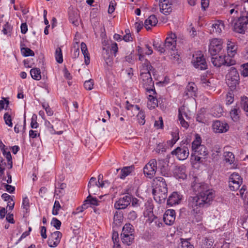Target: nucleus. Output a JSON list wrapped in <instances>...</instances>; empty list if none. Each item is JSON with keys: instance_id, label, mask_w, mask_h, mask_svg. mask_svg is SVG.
<instances>
[{"instance_id": "28", "label": "nucleus", "mask_w": 248, "mask_h": 248, "mask_svg": "<svg viewBox=\"0 0 248 248\" xmlns=\"http://www.w3.org/2000/svg\"><path fill=\"white\" fill-rule=\"evenodd\" d=\"M3 155L6 158L7 160V166L8 168L11 169L13 167V161L11 155V153L8 150L7 148H5L1 150Z\"/></svg>"}, {"instance_id": "1", "label": "nucleus", "mask_w": 248, "mask_h": 248, "mask_svg": "<svg viewBox=\"0 0 248 248\" xmlns=\"http://www.w3.org/2000/svg\"><path fill=\"white\" fill-rule=\"evenodd\" d=\"M194 181L191 183L192 190L198 193L195 196H190L187 199L189 203L191 199H198L207 202H212L215 197V192L209 188L207 184L204 183H200L197 177H194Z\"/></svg>"}, {"instance_id": "53", "label": "nucleus", "mask_w": 248, "mask_h": 248, "mask_svg": "<svg viewBox=\"0 0 248 248\" xmlns=\"http://www.w3.org/2000/svg\"><path fill=\"white\" fill-rule=\"evenodd\" d=\"M137 117L139 123L141 125L144 124L145 123V116L144 112L142 111H140L138 114Z\"/></svg>"}, {"instance_id": "30", "label": "nucleus", "mask_w": 248, "mask_h": 248, "mask_svg": "<svg viewBox=\"0 0 248 248\" xmlns=\"http://www.w3.org/2000/svg\"><path fill=\"white\" fill-rule=\"evenodd\" d=\"M133 170V167L132 166L124 167L121 170L119 177L122 179H124L126 176L131 173Z\"/></svg>"}, {"instance_id": "64", "label": "nucleus", "mask_w": 248, "mask_h": 248, "mask_svg": "<svg viewBox=\"0 0 248 248\" xmlns=\"http://www.w3.org/2000/svg\"><path fill=\"white\" fill-rule=\"evenodd\" d=\"M116 5V3L115 1H111L109 3L108 9V13L109 14L112 13L115 10V6Z\"/></svg>"}, {"instance_id": "50", "label": "nucleus", "mask_w": 248, "mask_h": 248, "mask_svg": "<svg viewBox=\"0 0 248 248\" xmlns=\"http://www.w3.org/2000/svg\"><path fill=\"white\" fill-rule=\"evenodd\" d=\"M3 119L4 122L7 125L10 127L13 126V123L12 122V117L11 115L8 112L5 113L3 116Z\"/></svg>"}, {"instance_id": "9", "label": "nucleus", "mask_w": 248, "mask_h": 248, "mask_svg": "<svg viewBox=\"0 0 248 248\" xmlns=\"http://www.w3.org/2000/svg\"><path fill=\"white\" fill-rule=\"evenodd\" d=\"M189 150L187 146L178 147L171 152L172 155H175L180 160H184L189 155Z\"/></svg>"}, {"instance_id": "45", "label": "nucleus", "mask_w": 248, "mask_h": 248, "mask_svg": "<svg viewBox=\"0 0 248 248\" xmlns=\"http://www.w3.org/2000/svg\"><path fill=\"white\" fill-rule=\"evenodd\" d=\"M190 239L181 238V245L178 248H194V246L189 242Z\"/></svg>"}, {"instance_id": "24", "label": "nucleus", "mask_w": 248, "mask_h": 248, "mask_svg": "<svg viewBox=\"0 0 248 248\" xmlns=\"http://www.w3.org/2000/svg\"><path fill=\"white\" fill-rule=\"evenodd\" d=\"M98 185V183L96 178L91 177L88 185L89 193L95 194L96 189L97 188Z\"/></svg>"}, {"instance_id": "8", "label": "nucleus", "mask_w": 248, "mask_h": 248, "mask_svg": "<svg viewBox=\"0 0 248 248\" xmlns=\"http://www.w3.org/2000/svg\"><path fill=\"white\" fill-rule=\"evenodd\" d=\"M242 184V179L238 173L233 172L229 178V187L232 191L239 189Z\"/></svg>"}, {"instance_id": "34", "label": "nucleus", "mask_w": 248, "mask_h": 248, "mask_svg": "<svg viewBox=\"0 0 248 248\" xmlns=\"http://www.w3.org/2000/svg\"><path fill=\"white\" fill-rule=\"evenodd\" d=\"M45 125L47 128L49 132L52 134H57L58 135H61L62 133V131H56L54 127V125L52 123H51L49 121L46 119L44 120Z\"/></svg>"}, {"instance_id": "60", "label": "nucleus", "mask_w": 248, "mask_h": 248, "mask_svg": "<svg viewBox=\"0 0 248 248\" xmlns=\"http://www.w3.org/2000/svg\"><path fill=\"white\" fill-rule=\"evenodd\" d=\"M22 206H23V208L26 210V212H27L28 210L29 209L30 204L29 200L27 197L23 198Z\"/></svg>"}, {"instance_id": "62", "label": "nucleus", "mask_w": 248, "mask_h": 248, "mask_svg": "<svg viewBox=\"0 0 248 248\" xmlns=\"http://www.w3.org/2000/svg\"><path fill=\"white\" fill-rule=\"evenodd\" d=\"M4 187L6 189V190L10 193H13L15 191V187L14 186H12L11 185L7 184H3Z\"/></svg>"}, {"instance_id": "56", "label": "nucleus", "mask_w": 248, "mask_h": 248, "mask_svg": "<svg viewBox=\"0 0 248 248\" xmlns=\"http://www.w3.org/2000/svg\"><path fill=\"white\" fill-rule=\"evenodd\" d=\"M234 101V94L232 92H229L226 95V104L230 105Z\"/></svg>"}, {"instance_id": "16", "label": "nucleus", "mask_w": 248, "mask_h": 248, "mask_svg": "<svg viewBox=\"0 0 248 248\" xmlns=\"http://www.w3.org/2000/svg\"><path fill=\"white\" fill-rule=\"evenodd\" d=\"M153 185L155 189H159L165 191H168L167 185L164 178L161 177H157L154 179Z\"/></svg>"}, {"instance_id": "10", "label": "nucleus", "mask_w": 248, "mask_h": 248, "mask_svg": "<svg viewBox=\"0 0 248 248\" xmlns=\"http://www.w3.org/2000/svg\"><path fill=\"white\" fill-rule=\"evenodd\" d=\"M132 200V195H126L120 198L114 203V208L117 210L124 209L130 205Z\"/></svg>"}, {"instance_id": "36", "label": "nucleus", "mask_w": 248, "mask_h": 248, "mask_svg": "<svg viewBox=\"0 0 248 248\" xmlns=\"http://www.w3.org/2000/svg\"><path fill=\"white\" fill-rule=\"evenodd\" d=\"M134 229L133 225L130 223H126L123 228L121 234H134Z\"/></svg>"}, {"instance_id": "27", "label": "nucleus", "mask_w": 248, "mask_h": 248, "mask_svg": "<svg viewBox=\"0 0 248 248\" xmlns=\"http://www.w3.org/2000/svg\"><path fill=\"white\" fill-rule=\"evenodd\" d=\"M123 213L118 210L115 212L113 217V223L117 226H119L123 221Z\"/></svg>"}, {"instance_id": "18", "label": "nucleus", "mask_w": 248, "mask_h": 248, "mask_svg": "<svg viewBox=\"0 0 248 248\" xmlns=\"http://www.w3.org/2000/svg\"><path fill=\"white\" fill-rule=\"evenodd\" d=\"M208 155V151L205 146L202 145L199 147V148L194 153H192L191 156L194 157V159L197 161H200L202 157H204Z\"/></svg>"}, {"instance_id": "43", "label": "nucleus", "mask_w": 248, "mask_h": 248, "mask_svg": "<svg viewBox=\"0 0 248 248\" xmlns=\"http://www.w3.org/2000/svg\"><path fill=\"white\" fill-rule=\"evenodd\" d=\"M55 56L56 60L58 63H62L63 62L62 53L60 47H57L56 49Z\"/></svg>"}, {"instance_id": "4", "label": "nucleus", "mask_w": 248, "mask_h": 248, "mask_svg": "<svg viewBox=\"0 0 248 248\" xmlns=\"http://www.w3.org/2000/svg\"><path fill=\"white\" fill-rule=\"evenodd\" d=\"M192 63L196 69L202 70L207 68L205 59L201 51H198L193 55Z\"/></svg>"}, {"instance_id": "7", "label": "nucleus", "mask_w": 248, "mask_h": 248, "mask_svg": "<svg viewBox=\"0 0 248 248\" xmlns=\"http://www.w3.org/2000/svg\"><path fill=\"white\" fill-rule=\"evenodd\" d=\"M222 41L220 39H213L209 45V52L213 56L218 53L222 48Z\"/></svg>"}, {"instance_id": "59", "label": "nucleus", "mask_w": 248, "mask_h": 248, "mask_svg": "<svg viewBox=\"0 0 248 248\" xmlns=\"http://www.w3.org/2000/svg\"><path fill=\"white\" fill-rule=\"evenodd\" d=\"M11 31V25L9 24L8 22H6L3 27V29L2 30V32L6 35L8 34V33H10Z\"/></svg>"}, {"instance_id": "41", "label": "nucleus", "mask_w": 248, "mask_h": 248, "mask_svg": "<svg viewBox=\"0 0 248 248\" xmlns=\"http://www.w3.org/2000/svg\"><path fill=\"white\" fill-rule=\"evenodd\" d=\"M201 244L202 248H210L213 245V242L211 238L204 237L202 239Z\"/></svg>"}, {"instance_id": "47", "label": "nucleus", "mask_w": 248, "mask_h": 248, "mask_svg": "<svg viewBox=\"0 0 248 248\" xmlns=\"http://www.w3.org/2000/svg\"><path fill=\"white\" fill-rule=\"evenodd\" d=\"M2 100H0V111L5 108L8 109V108L10 103L8 98L2 97Z\"/></svg>"}, {"instance_id": "63", "label": "nucleus", "mask_w": 248, "mask_h": 248, "mask_svg": "<svg viewBox=\"0 0 248 248\" xmlns=\"http://www.w3.org/2000/svg\"><path fill=\"white\" fill-rule=\"evenodd\" d=\"M137 217V214L136 212L134 211H130L127 216V218L128 219L130 220H134Z\"/></svg>"}, {"instance_id": "3", "label": "nucleus", "mask_w": 248, "mask_h": 248, "mask_svg": "<svg viewBox=\"0 0 248 248\" xmlns=\"http://www.w3.org/2000/svg\"><path fill=\"white\" fill-rule=\"evenodd\" d=\"M233 19L232 18L231 22L228 20L230 24L233 26L234 31L239 33H244L246 30L247 26L248 25V12L246 15H241L237 19V21L233 24Z\"/></svg>"}, {"instance_id": "26", "label": "nucleus", "mask_w": 248, "mask_h": 248, "mask_svg": "<svg viewBox=\"0 0 248 248\" xmlns=\"http://www.w3.org/2000/svg\"><path fill=\"white\" fill-rule=\"evenodd\" d=\"M237 49V46L235 45V43L229 41L227 43V56L232 58L236 53Z\"/></svg>"}, {"instance_id": "14", "label": "nucleus", "mask_w": 248, "mask_h": 248, "mask_svg": "<svg viewBox=\"0 0 248 248\" xmlns=\"http://www.w3.org/2000/svg\"><path fill=\"white\" fill-rule=\"evenodd\" d=\"M62 233L59 231H56L52 233L49 237L47 243L48 246L51 248H55L60 243Z\"/></svg>"}, {"instance_id": "20", "label": "nucleus", "mask_w": 248, "mask_h": 248, "mask_svg": "<svg viewBox=\"0 0 248 248\" xmlns=\"http://www.w3.org/2000/svg\"><path fill=\"white\" fill-rule=\"evenodd\" d=\"M197 88L195 83L189 82L186 86V91L184 95L187 97H192L197 96Z\"/></svg>"}, {"instance_id": "61", "label": "nucleus", "mask_w": 248, "mask_h": 248, "mask_svg": "<svg viewBox=\"0 0 248 248\" xmlns=\"http://www.w3.org/2000/svg\"><path fill=\"white\" fill-rule=\"evenodd\" d=\"M36 118L37 116L36 115H33L32 117L31 123V126L32 128H37L38 127V124L36 120Z\"/></svg>"}, {"instance_id": "35", "label": "nucleus", "mask_w": 248, "mask_h": 248, "mask_svg": "<svg viewBox=\"0 0 248 248\" xmlns=\"http://www.w3.org/2000/svg\"><path fill=\"white\" fill-rule=\"evenodd\" d=\"M202 140L201 138L198 134H196L195 136V139L192 142V153H194L195 150H197L199 147L201 146Z\"/></svg>"}, {"instance_id": "44", "label": "nucleus", "mask_w": 248, "mask_h": 248, "mask_svg": "<svg viewBox=\"0 0 248 248\" xmlns=\"http://www.w3.org/2000/svg\"><path fill=\"white\" fill-rule=\"evenodd\" d=\"M78 16L77 14H75L74 12H71L69 14V19L71 23L77 26L78 25Z\"/></svg>"}, {"instance_id": "37", "label": "nucleus", "mask_w": 248, "mask_h": 248, "mask_svg": "<svg viewBox=\"0 0 248 248\" xmlns=\"http://www.w3.org/2000/svg\"><path fill=\"white\" fill-rule=\"evenodd\" d=\"M241 110L239 108H234L230 111V116L232 120L236 122L238 121L240 118V113Z\"/></svg>"}, {"instance_id": "32", "label": "nucleus", "mask_w": 248, "mask_h": 248, "mask_svg": "<svg viewBox=\"0 0 248 248\" xmlns=\"http://www.w3.org/2000/svg\"><path fill=\"white\" fill-rule=\"evenodd\" d=\"M81 50L83 55H84L85 59V63L86 65H88L90 63V57L89 54H88V50L86 45L85 43L82 42L80 45Z\"/></svg>"}, {"instance_id": "19", "label": "nucleus", "mask_w": 248, "mask_h": 248, "mask_svg": "<svg viewBox=\"0 0 248 248\" xmlns=\"http://www.w3.org/2000/svg\"><path fill=\"white\" fill-rule=\"evenodd\" d=\"M171 5L170 0H159L160 11L164 15H168L171 12Z\"/></svg>"}, {"instance_id": "52", "label": "nucleus", "mask_w": 248, "mask_h": 248, "mask_svg": "<svg viewBox=\"0 0 248 248\" xmlns=\"http://www.w3.org/2000/svg\"><path fill=\"white\" fill-rule=\"evenodd\" d=\"M153 46L155 49L159 51L160 53H164L165 51V48L164 46V45H162L161 43L159 42H156L155 41L153 43Z\"/></svg>"}, {"instance_id": "12", "label": "nucleus", "mask_w": 248, "mask_h": 248, "mask_svg": "<svg viewBox=\"0 0 248 248\" xmlns=\"http://www.w3.org/2000/svg\"><path fill=\"white\" fill-rule=\"evenodd\" d=\"M213 128L215 132L222 133L227 132L229 130V126L224 121L217 120L213 123Z\"/></svg>"}, {"instance_id": "25", "label": "nucleus", "mask_w": 248, "mask_h": 248, "mask_svg": "<svg viewBox=\"0 0 248 248\" xmlns=\"http://www.w3.org/2000/svg\"><path fill=\"white\" fill-rule=\"evenodd\" d=\"M158 20L157 18L155 15H153L150 16L147 19L145 20L144 26L147 30H149L151 29V27L149 25L151 26H155Z\"/></svg>"}, {"instance_id": "58", "label": "nucleus", "mask_w": 248, "mask_h": 248, "mask_svg": "<svg viewBox=\"0 0 248 248\" xmlns=\"http://www.w3.org/2000/svg\"><path fill=\"white\" fill-rule=\"evenodd\" d=\"M51 225H52L57 230H59L61 225V222L55 217H53L51 220Z\"/></svg>"}, {"instance_id": "40", "label": "nucleus", "mask_w": 248, "mask_h": 248, "mask_svg": "<svg viewBox=\"0 0 248 248\" xmlns=\"http://www.w3.org/2000/svg\"><path fill=\"white\" fill-rule=\"evenodd\" d=\"M91 194H89V195L87 197V199L85 200L84 203H86L89 206V204L93 205H98L99 203L100 202L96 198H94L91 196Z\"/></svg>"}, {"instance_id": "57", "label": "nucleus", "mask_w": 248, "mask_h": 248, "mask_svg": "<svg viewBox=\"0 0 248 248\" xmlns=\"http://www.w3.org/2000/svg\"><path fill=\"white\" fill-rule=\"evenodd\" d=\"M241 73L243 77L248 76V62L242 65Z\"/></svg>"}, {"instance_id": "22", "label": "nucleus", "mask_w": 248, "mask_h": 248, "mask_svg": "<svg viewBox=\"0 0 248 248\" xmlns=\"http://www.w3.org/2000/svg\"><path fill=\"white\" fill-rule=\"evenodd\" d=\"M182 199V196L177 192H173L167 200V204L173 206L179 204Z\"/></svg>"}, {"instance_id": "23", "label": "nucleus", "mask_w": 248, "mask_h": 248, "mask_svg": "<svg viewBox=\"0 0 248 248\" xmlns=\"http://www.w3.org/2000/svg\"><path fill=\"white\" fill-rule=\"evenodd\" d=\"M144 86L147 93H153V94H156L154 87V81L153 78H146V80L143 79Z\"/></svg>"}, {"instance_id": "15", "label": "nucleus", "mask_w": 248, "mask_h": 248, "mask_svg": "<svg viewBox=\"0 0 248 248\" xmlns=\"http://www.w3.org/2000/svg\"><path fill=\"white\" fill-rule=\"evenodd\" d=\"M168 191L163 192L159 189H153V194L154 200L158 203L161 204L164 203L167 198Z\"/></svg>"}, {"instance_id": "6", "label": "nucleus", "mask_w": 248, "mask_h": 248, "mask_svg": "<svg viewBox=\"0 0 248 248\" xmlns=\"http://www.w3.org/2000/svg\"><path fill=\"white\" fill-rule=\"evenodd\" d=\"M156 159H152L143 168L144 174L150 178L154 176L157 169Z\"/></svg>"}, {"instance_id": "48", "label": "nucleus", "mask_w": 248, "mask_h": 248, "mask_svg": "<svg viewBox=\"0 0 248 248\" xmlns=\"http://www.w3.org/2000/svg\"><path fill=\"white\" fill-rule=\"evenodd\" d=\"M21 52L25 57L33 56L34 55V52L28 47H22L21 49Z\"/></svg>"}, {"instance_id": "55", "label": "nucleus", "mask_w": 248, "mask_h": 248, "mask_svg": "<svg viewBox=\"0 0 248 248\" xmlns=\"http://www.w3.org/2000/svg\"><path fill=\"white\" fill-rule=\"evenodd\" d=\"M30 74L31 78H38V76L41 78V72L39 68H33L30 70Z\"/></svg>"}, {"instance_id": "11", "label": "nucleus", "mask_w": 248, "mask_h": 248, "mask_svg": "<svg viewBox=\"0 0 248 248\" xmlns=\"http://www.w3.org/2000/svg\"><path fill=\"white\" fill-rule=\"evenodd\" d=\"M152 74L153 76H155V72L151 66L150 62L146 60L140 70V76L145 78H152Z\"/></svg>"}, {"instance_id": "38", "label": "nucleus", "mask_w": 248, "mask_h": 248, "mask_svg": "<svg viewBox=\"0 0 248 248\" xmlns=\"http://www.w3.org/2000/svg\"><path fill=\"white\" fill-rule=\"evenodd\" d=\"M224 26L222 21H217L212 25L213 31L220 33L221 32L222 29H224Z\"/></svg>"}, {"instance_id": "33", "label": "nucleus", "mask_w": 248, "mask_h": 248, "mask_svg": "<svg viewBox=\"0 0 248 248\" xmlns=\"http://www.w3.org/2000/svg\"><path fill=\"white\" fill-rule=\"evenodd\" d=\"M121 237L123 243L127 246H130L134 239V234H121Z\"/></svg>"}, {"instance_id": "54", "label": "nucleus", "mask_w": 248, "mask_h": 248, "mask_svg": "<svg viewBox=\"0 0 248 248\" xmlns=\"http://www.w3.org/2000/svg\"><path fill=\"white\" fill-rule=\"evenodd\" d=\"M94 85V81L93 78H90L86 81L84 83L85 88L87 90H91L93 89Z\"/></svg>"}, {"instance_id": "42", "label": "nucleus", "mask_w": 248, "mask_h": 248, "mask_svg": "<svg viewBox=\"0 0 248 248\" xmlns=\"http://www.w3.org/2000/svg\"><path fill=\"white\" fill-rule=\"evenodd\" d=\"M224 156L226 162L232 164L234 161V155L233 154L230 152H225L224 153Z\"/></svg>"}, {"instance_id": "17", "label": "nucleus", "mask_w": 248, "mask_h": 248, "mask_svg": "<svg viewBox=\"0 0 248 248\" xmlns=\"http://www.w3.org/2000/svg\"><path fill=\"white\" fill-rule=\"evenodd\" d=\"M163 219L166 225H171L175 219V210L172 209L166 210L164 214Z\"/></svg>"}, {"instance_id": "2", "label": "nucleus", "mask_w": 248, "mask_h": 248, "mask_svg": "<svg viewBox=\"0 0 248 248\" xmlns=\"http://www.w3.org/2000/svg\"><path fill=\"white\" fill-rule=\"evenodd\" d=\"M212 202H204L198 199H191L187 203L188 208L194 215L193 221L201 224L202 220V209L208 207Z\"/></svg>"}, {"instance_id": "5", "label": "nucleus", "mask_w": 248, "mask_h": 248, "mask_svg": "<svg viewBox=\"0 0 248 248\" xmlns=\"http://www.w3.org/2000/svg\"><path fill=\"white\" fill-rule=\"evenodd\" d=\"M211 62L214 66L220 67L222 65L231 66L235 63V61L229 56H219L212 57Z\"/></svg>"}, {"instance_id": "13", "label": "nucleus", "mask_w": 248, "mask_h": 248, "mask_svg": "<svg viewBox=\"0 0 248 248\" xmlns=\"http://www.w3.org/2000/svg\"><path fill=\"white\" fill-rule=\"evenodd\" d=\"M165 48L167 49L174 50L176 46V36L175 34L171 33L166 38L164 44Z\"/></svg>"}, {"instance_id": "31", "label": "nucleus", "mask_w": 248, "mask_h": 248, "mask_svg": "<svg viewBox=\"0 0 248 248\" xmlns=\"http://www.w3.org/2000/svg\"><path fill=\"white\" fill-rule=\"evenodd\" d=\"M239 79L237 78H226V83L230 88L231 92L234 90L236 88V85L239 84Z\"/></svg>"}, {"instance_id": "21", "label": "nucleus", "mask_w": 248, "mask_h": 248, "mask_svg": "<svg viewBox=\"0 0 248 248\" xmlns=\"http://www.w3.org/2000/svg\"><path fill=\"white\" fill-rule=\"evenodd\" d=\"M157 168L160 170V173L163 176L168 177L170 174L168 165L164 159H158L157 162Z\"/></svg>"}, {"instance_id": "29", "label": "nucleus", "mask_w": 248, "mask_h": 248, "mask_svg": "<svg viewBox=\"0 0 248 248\" xmlns=\"http://www.w3.org/2000/svg\"><path fill=\"white\" fill-rule=\"evenodd\" d=\"M147 102V107L150 109L155 108L158 105L157 99L152 94L148 95Z\"/></svg>"}, {"instance_id": "39", "label": "nucleus", "mask_w": 248, "mask_h": 248, "mask_svg": "<svg viewBox=\"0 0 248 248\" xmlns=\"http://www.w3.org/2000/svg\"><path fill=\"white\" fill-rule=\"evenodd\" d=\"M240 106L246 112V115L248 117V97L247 96H242L241 98Z\"/></svg>"}, {"instance_id": "51", "label": "nucleus", "mask_w": 248, "mask_h": 248, "mask_svg": "<svg viewBox=\"0 0 248 248\" xmlns=\"http://www.w3.org/2000/svg\"><path fill=\"white\" fill-rule=\"evenodd\" d=\"M61 206L58 201H55L52 211V213L53 215L56 216L59 214V211L61 208Z\"/></svg>"}, {"instance_id": "46", "label": "nucleus", "mask_w": 248, "mask_h": 248, "mask_svg": "<svg viewBox=\"0 0 248 248\" xmlns=\"http://www.w3.org/2000/svg\"><path fill=\"white\" fill-rule=\"evenodd\" d=\"M239 74L237 69L232 67L230 68L228 74L226 75V78H239Z\"/></svg>"}, {"instance_id": "49", "label": "nucleus", "mask_w": 248, "mask_h": 248, "mask_svg": "<svg viewBox=\"0 0 248 248\" xmlns=\"http://www.w3.org/2000/svg\"><path fill=\"white\" fill-rule=\"evenodd\" d=\"M200 84L204 88L206 89H210L211 87H214L213 84L209 81L208 78H201Z\"/></svg>"}]
</instances>
